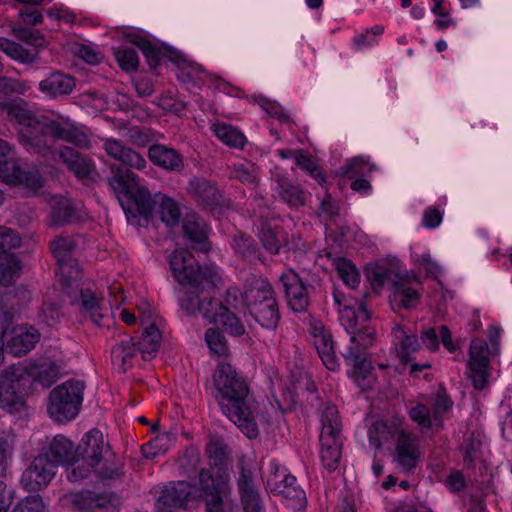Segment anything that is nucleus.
Returning <instances> with one entry per match:
<instances>
[{
	"instance_id": "f257e3e1",
	"label": "nucleus",
	"mask_w": 512,
	"mask_h": 512,
	"mask_svg": "<svg viewBox=\"0 0 512 512\" xmlns=\"http://www.w3.org/2000/svg\"><path fill=\"white\" fill-rule=\"evenodd\" d=\"M6 110L8 118L18 124V141L28 152L46 157L52 152L56 139L79 148L91 146L89 135L68 119L57 121L38 115L29 110L23 100L7 104Z\"/></svg>"
},
{
	"instance_id": "f03ea898",
	"label": "nucleus",
	"mask_w": 512,
	"mask_h": 512,
	"mask_svg": "<svg viewBox=\"0 0 512 512\" xmlns=\"http://www.w3.org/2000/svg\"><path fill=\"white\" fill-rule=\"evenodd\" d=\"M169 264L175 280L180 285L187 286L180 299L181 308L189 315L200 313L213 323L220 307H223L220 301L210 296L220 281L215 268L200 265L194 255L185 249L175 250L169 258Z\"/></svg>"
},
{
	"instance_id": "7ed1b4c3",
	"label": "nucleus",
	"mask_w": 512,
	"mask_h": 512,
	"mask_svg": "<svg viewBox=\"0 0 512 512\" xmlns=\"http://www.w3.org/2000/svg\"><path fill=\"white\" fill-rule=\"evenodd\" d=\"M214 385L218 391V404L223 412L250 439L259 434L255 401L249 396L246 381L230 364L217 367Z\"/></svg>"
},
{
	"instance_id": "20e7f679",
	"label": "nucleus",
	"mask_w": 512,
	"mask_h": 512,
	"mask_svg": "<svg viewBox=\"0 0 512 512\" xmlns=\"http://www.w3.org/2000/svg\"><path fill=\"white\" fill-rule=\"evenodd\" d=\"M111 176L107 177L110 188L114 191L130 224L143 226L153 216L156 194L139 183L138 176L129 168L111 165Z\"/></svg>"
},
{
	"instance_id": "39448f33",
	"label": "nucleus",
	"mask_w": 512,
	"mask_h": 512,
	"mask_svg": "<svg viewBox=\"0 0 512 512\" xmlns=\"http://www.w3.org/2000/svg\"><path fill=\"white\" fill-rule=\"evenodd\" d=\"M241 298L256 323L269 331L277 329L281 318L279 305L275 290L267 279L247 278Z\"/></svg>"
},
{
	"instance_id": "423d86ee",
	"label": "nucleus",
	"mask_w": 512,
	"mask_h": 512,
	"mask_svg": "<svg viewBox=\"0 0 512 512\" xmlns=\"http://www.w3.org/2000/svg\"><path fill=\"white\" fill-rule=\"evenodd\" d=\"M85 384L79 380H68L55 387L49 394L47 411L57 422H67L79 413Z\"/></svg>"
},
{
	"instance_id": "0eeeda50",
	"label": "nucleus",
	"mask_w": 512,
	"mask_h": 512,
	"mask_svg": "<svg viewBox=\"0 0 512 512\" xmlns=\"http://www.w3.org/2000/svg\"><path fill=\"white\" fill-rule=\"evenodd\" d=\"M196 499L204 502L206 512H234L235 505L226 483L215 479L210 471L204 468L199 472Z\"/></svg>"
},
{
	"instance_id": "6e6552de",
	"label": "nucleus",
	"mask_w": 512,
	"mask_h": 512,
	"mask_svg": "<svg viewBox=\"0 0 512 512\" xmlns=\"http://www.w3.org/2000/svg\"><path fill=\"white\" fill-rule=\"evenodd\" d=\"M268 489L277 496H281L287 502V506L295 511L305 509L307 505L306 495L297 484L296 477L291 474L276 471L267 479Z\"/></svg>"
},
{
	"instance_id": "1a4fd4ad",
	"label": "nucleus",
	"mask_w": 512,
	"mask_h": 512,
	"mask_svg": "<svg viewBox=\"0 0 512 512\" xmlns=\"http://www.w3.org/2000/svg\"><path fill=\"white\" fill-rule=\"evenodd\" d=\"M196 486L186 481L171 482L165 486L156 502L157 512H179L197 496Z\"/></svg>"
},
{
	"instance_id": "9d476101",
	"label": "nucleus",
	"mask_w": 512,
	"mask_h": 512,
	"mask_svg": "<svg viewBox=\"0 0 512 512\" xmlns=\"http://www.w3.org/2000/svg\"><path fill=\"white\" fill-rule=\"evenodd\" d=\"M490 350L482 339L471 341L468 360V378L472 381L476 390H483L488 384Z\"/></svg>"
},
{
	"instance_id": "9b49d317",
	"label": "nucleus",
	"mask_w": 512,
	"mask_h": 512,
	"mask_svg": "<svg viewBox=\"0 0 512 512\" xmlns=\"http://www.w3.org/2000/svg\"><path fill=\"white\" fill-rule=\"evenodd\" d=\"M0 180L7 184L21 185L35 193L43 186V178L36 170H25L13 159H0Z\"/></svg>"
},
{
	"instance_id": "f8f14e48",
	"label": "nucleus",
	"mask_w": 512,
	"mask_h": 512,
	"mask_svg": "<svg viewBox=\"0 0 512 512\" xmlns=\"http://www.w3.org/2000/svg\"><path fill=\"white\" fill-rule=\"evenodd\" d=\"M279 282L284 289L289 308L299 313L307 311L310 303L309 290L313 289V286L304 284L299 275L293 270L283 273Z\"/></svg>"
},
{
	"instance_id": "ddd939ff",
	"label": "nucleus",
	"mask_w": 512,
	"mask_h": 512,
	"mask_svg": "<svg viewBox=\"0 0 512 512\" xmlns=\"http://www.w3.org/2000/svg\"><path fill=\"white\" fill-rule=\"evenodd\" d=\"M354 348H343L341 355L347 366L351 367V377L355 380L361 390H372L376 383V377L373 374V366L368 359V354L354 351Z\"/></svg>"
},
{
	"instance_id": "4468645a",
	"label": "nucleus",
	"mask_w": 512,
	"mask_h": 512,
	"mask_svg": "<svg viewBox=\"0 0 512 512\" xmlns=\"http://www.w3.org/2000/svg\"><path fill=\"white\" fill-rule=\"evenodd\" d=\"M54 469L47 455L39 454L23 471L20 482L27 491H38L50 483L55 475Z\"/></svg>"
},
{
	"instance_id": "2eb2a0df",
	"label": "nucleus",
	"mask_w": 512,
	"mask_h": 512,
	"mask_svg": "<svg viewBox=\"0 0 512 512\" xmlns=\"http://www.w3.org/2000/svg\"><path fill=\"white\" fill-rule=\"evenodd\" d=\"M187 192L203 208L215 209L230 205L229 200L223 197L216 184L205 178L191 179L187 186Z\"/></svg>"
},
{
	"instance_id": "dca6fc26",
	"label": "nucleus",
	"mask_w": 512,
	"mask_h": 512,
	"mask_svg": "<svg viewBox=\"0 0 512 512\" xmlns=\"http://www.w3.org/2000/svg\"><path fill=\"white\" fill-rule=\"evenodd\" d=\"M106 455L112 456L109 446L104 444L103 434L92 429L81 440L76 448V458H81L91 467H96Z\"/></svg>"
},
{
	"instance_id": "f3484780",
	"label": "nucleus",
	"mask_w": 512,
	"mask_h": 512,
	"mask_svg": "<svg viewBox=\"0 0 512 512\" xmlns=\"http://www.w3.org/2000/svg\"><path fill=\"white\" fill-rule=\"evenodd\" d=\"M6 336V351L16 357L26 355L40 340L38 331L28 325L13 327Z\"/></svg>"
},
{
	"instance_id": "a211bd4d",
	"label": "nucleus",
	"mask_w": 512,
	"mask_h": 512,
	"mask_svg": "<svg viewBox=\"0 0 512 512\" xmlns=\"http://www.w3.org/2000/svg\"><path fill=\"white\" fill-rule=\"evenodd\" d=\"M59 160L78 179H94L95 164L87 155L69 146H61L57 152Z\"/></svg>"
},
{
	"instance_id": "6ab92c4d",
	"label": "nucleus",
	"mask_w": 512,
	"mask_h": 512,
	"mask_svg": "<svg viewBox=\"0 0 512 512\" xmlns=\"http://www.w3.org/2000/svg\"><path fill=\"white\" fill-rule=\"evenodd\" d=\"M396 448L394 459L405 471L415 468L420 459V451L415 435L405 430L396 431Z\"/></svg>"
},
{
	"instance_id": "aec40b11",
	"label": "nucleus",
	"mask_w": 512,
	"mask_h": 512,
	"mask_svg": "<svg viewBox=\"0 0 512 512\" xmlns=\"http://www.w3.org/2000/svg\"><path fill=\"white\" fill-rule=\"evenodd\" d=\"M76 87L75 78L62 71H53L40 81L39 90L48 99H64L69 96Z\"/></svg>"
},
{
	"instance_id": "412c9836",
	"label": "nucleus",
	"mask_w": 512,
	"mask_h": 512,
	"mask_svg": "<svg viewBox=\"0 0 512 512\" xmlns=\"http://www.w3.org/2000/svg\"><path fill=\"white\" fill-rule=\"evenodd\" d=\"M4 371L14 384V388L22 395L23 399L32 393L36 377L40 376L38 365L33 363L19 362L10 365Z\"/></svg>"
},
{
	"instance_id": "4be33fe9",
	"label": "nucleus",
	"mask_w": 512,
	"mask_h": 512,
	"mask_svg": "<svg viewBox=\"0 0 512 512\" xmlns=\"http://www.w3.org/2000/svg\"><path fill=\"white\" fill-rule=\"evenodd\" d=\"M365 275L375 291L381 289L386 282H391L394 285L395 281L402 278L398 273L397 261L387 259L367 264Z\"/></svg>"
},
{
	"instance_id": "5701e85b",
	"label": "nucleus",
	"mask_w": 512,
	"mask_h": 512,
	"mask_svg": "<svg viewBox=\"0 0 512 512\" xmlns=\"http://www.w3.org/2000/svg\"><path fill=\"white\" fill-rule=\"evenodd\" d=\"M149 160L157 167L170 172L184 170V159L174 148L163 144H152L148 149Z\"/></svg>"
},
{
	"instance_id": "b1692460",
	"label": "nucleus",
	"mask_w": 512,
	"mask_h": 512,
	"mask_svg": "<svg viewBox=\"0 0 512 512\" xmlns=\"http://www.w3.org/2000/svg\"><path fill=\"white\" fill-rule=\"evenodd\" d=\"M102 302L103 298L97 296L90 288H81L79 297L71 301V304L78 307L79 312L85 319L89 318L96 326L101 327L104 325L102 319L105 317Z\"/></svg>"
},
{
	"instance_id": "393cba45",
	"label": "nucleus",
	"mask_w": 512,
	"mask_h": 512,
	"mask_svg": "<svg viewBox=\"0 0 512 512\" xmlns=\"http://www.w3.org/2000/svg\"><path fill=\"white\" fill-rule=\"evenodd\" d=\"M237 485L244 512H264V506L254 485L253 474L250 470L244 467L241 468Z\"/></svg>"
},
{
	"instance_id": "a878e982",
	"label": "nucleus",
	"mask_w": 512,
	"mask_h": 512,
	"mask_svg": "<svg viewBox=\"0 0 512 512\" xmlns=\"http://www.w3.org/2000/svg\"><path fill=\"white\" fill-rule=\"evenodd\" d=\"M103 148L110 157L122 162L125 166L138 170L146 167L145 158L139 152L124 146L120 140L106 139Z\"/></svg>"
},
{
	"instance_id": "bb28decb",
	"label": "nucleus",
	"mask_w": 512,
	"mask_h": 512,
	"mask_svg": "<svg viewBox=\"0 0 512 512\" xmlns=\"http://www.w3.org/2000/svg\"><path fill=\"white\" fill-rule=\"evenodd\" d=\"M389 298L393 310H413L416 309L420 302L418 291L411 287L408 280L403 278L395 281Z\"/></svg>"
},
{
	"instance_id": "cd10ccee",
	"label": "nucleus",
	"mask_w": 512,
	"mask_h": 512,
	"mask_svg": "<svg viewBox=\"0 0 512 512\" xmlns=\"http://www.w3.org/2000/svg\"><path fill=\"white\" fill-rule=\"evenodd\" d=\"M41 454L47 455L55 468L59 464H67L75 460L76 448L67 437L56 435L50 442L48 449Z\"/></svg>"
},
{
	"instance_id": "c85d7f7f",
	"label": "nucleus",
	"mask_w": 512,
	"mask_h": 512,
	"mask_svg": "<svg viewBox=\"0 0 512 512\" xmlns=\"http://www.w3.org/2000/svg\"><path fill=\"white\" fill-rule=\"evenodd\" d=\"M314 346L327 369L335 371L339 364L334 351L332 335L324 327H314L313 329Z\"/></svg>"
},
{
	"instance_id": "c756f323",
	"label": "nucleus",
	"mask_w": 512,
	"mask_h": 512,
	"mask_svg": "<svg viewBox=\"0 0 512 512\" xmlns=\"http://www.w3.org/2000/svg\"><path fill=\"white\" fill-rule=\"evenodd\" d=\"M277 191L281 200L291 207H302L307 201V192L301 185L293 182L284 175L277 174L275 176Z\"/></svg>"
},
{
	"instance_id": "7c9ffc66",
	"label": "nucleus",
	"mask_w": 512,
	"mask_h": 512,
	"mask_svg": "<svg viewBox=\"0 0 512 512\" xmlns=\"http://www.w3.org/2000/svg\"><path fill=\"white\" fill-rule=\"evenodd\" d=\"M320 460L329 472L336 470L341 459L342 442L340 436H330L329 432L320 434Z\"/></svg>"
},
{
	"instance_id": "2f4dec72",
	"label": "nucleus",
	"mask_w": 512,
	"mask_h": 512,
	"mask_svg": "<svg viewBox=\"0 0 512 512\" xmlns=\"http://www.w3.org/2000/svg\"><path fill=\"white\" fill-rule=\"evenodd\" d=\"M73 504L84 512H96L112 506L111 497L90 490L81 491L73 496Z\"/></svg>"
},
{
	"instance_id": "473e14b6",
	"label": "nucleus",
	"mask_w": 512,
	"mask_h": 512,
	"mask_svg": "<svg viewBox=\"0 0 512 512\" xmlns=\"http://www.w3.org/2000/svg\"><path fill=\"white\" fill-rule=\"evenodd\" d=\"M340 319L347 330L350 333L355 330L360 324L367 323L370 318V312L367 309L365 303H358L357 307L353 305H344L343 308H339Z\"/></svg>"
},
{
	"instance_id": "72a5a7b5",
	"label": "nucleus",
	"mask_w": 512,
	"mask_h": 512,
	"mask_svg": "<svg viewBox=\"0 0 512 512\" xmlns=\"http://www.w3.org/2000/svg\"><path fill=\"white\" fill-rule=\"evenodd\" d=\"M161 341V334L157 326L152 323L142 333L141 339L136 343L138 351L145 361L155 357Z\"/></svg>"
},
{
	"instance_id": "f704fd0d",
	"label": "nucleus",
	"mask_w": 512,
	"mask_h": 512,
	"mask_svg": "<svg viewBox=\"0 0 512 512\" xmlns=\"http://www.w3.org/2000/svg\"><path fill=\"white\" fill-rule=\"evenodd\" d=\"M393 334L395 339L399 341V347L397 348L399 360L406 365L412 361L411 354L419 349L420 343L415 335H407L401 325L393 328Z\"/></svg>"
},
{
	"instance_id": "c9c22d12",
	"label": "nucleus",
	"mask_w": 512,
	"mask_h": 512,
	"mask_svg": "<svg viewBox=\"0 0 512 512\" xmlns=\"http://www.w3.org/2000/svg\"><path fill=\"white\" fill-rule=\"evenodd\" d=\"M21 270V261L15 254L0 255V287L13 285Z\"/></svg>"
},
{
	"instance_id": "e433bc0d",
	"label": "nucleus",
	"mask_w": 512,
	"mask_h": 512,
	"mask_svg": "<svg viewBox=\"0 0 512 512\" xmlns=\"http://www.w3.org/2000/svg\"><path fill=\"white\" fill-rule=\"evenodd\" d=\"M155 209H158L160 219L167 226H175L179 223L181 212L177 202L164 194H156Z\"/></svg>"
},
{
	"instance_id": "4c0bfd02",
	"label": "nucleus",
	"mask_w": 512,
	"mask_h": 512,
	"mask_svg": "<svg viewBox=\"0 0 512 512\" xmlns=\"http://www.w3.org/2000/svg\"><path fill=\"white\" fill-rule=\"evenodd\" d=\"M350 334V344L344 348H354L355 352L367 354V349L375 342V329L365 323L357 326Z\"/></svg>"
},
{
	"instance_id": "58836bf2",
	"label": "nucleus",
	"mask_w": 512,
	"mask_h": 512,
	"mask_svg": "<svg viewBox=\"0 0 512 512\" xmlns=\"http://www.w3.org/2000/svg\"><path fill=\"white\" fill-rule=\"evenodd\" d=\"M138 347L134 339L130 337L121 341L111 351V358L114 365L118 367L120 373H125L128 369V363L136 355Z\"/></svg>"
},
{
	"instance_id": "ea45409f",
	"label": "nucleus",
	"mask_w": 512,
	"mask_h": 512,
	"mask_svg": "<svg viewBox=\"0 0 512 512\" xmlns=\"http://www.w3.org/2000/svg\"><path fill=\"white\" fill-rule=\"evenodd\" d=\"M0 50L11 59L22 64H32L37 59V51L25 49L21 44L0 37Z\"/></svg>"
},
{
	"instance_id": "a19ab883",
	"label": "nucleus",
	"mask_w": 512,
	"mask_h": 512,
	"mask_svg": "<svg viewBox=\"0 0 512 512\" xmlns=\"http://www.w3.org/2000/svg\"><path fill=\"white\" fill-rule=\"evenodd\" d=\"M145 56L150 68L155 69L158 67L161 57H168L171 61L176 64H180L184 61L183 57L179 55L175 50L164 47L158 48L154 46L150 41L141 50Z\"/></svg>"
},
{
	"instance_id": "79ce46f5",
	"label": "nucleus",
	"mask_w": 512,
	"mask_h": 512,
	"mask_svg": "<svg viewBox=\"0 0 512 512\" xmlns=\"http://www.w3.org/2000/svg\"><path fill=\"white\" fill-rule=\"evenodd\" d=\"M222 327V329L235 337H239L245 334L246 330L241 320L229 309L220 307L218 316L214 319V322Z\"/></svg>"
},
{
	"instance_id": "37998d69",
	"label": "nucleus",
	"mask_w": 512,
	"mask_h": 512,
	"mask_svg": "<svg viewBox=\"0 0 512 512\" xmlns=\"http://www.w3.org/2000/svg\"><path fill=\"white\" fill-rule=\"evenodd\" d=\"M94 471L101 480H118L124 476L123 464L113 454L102 458L101 463L95 467Z\"/></svg>"
},
{
	"instance_id": "c03bdc74",
	"label": "nucleus",
	"mask_w": 512,
	"mask_h": 512,
	"mask_svg": "<svg viewBox=\"0 0 512 512\" xmlns=\"http://www.w3.org/2000/svg\"><path fill=\"white\" fill-rule=\"evenodd\" d=\"M213 131L217 138L224 144L237 148L243 149L246 143V137L238 129L227 124H215Z\"/></svg>"
},
{
	"instance_id": "a18cd8bd",
	"label": "nucleus",
	"mask_w": 512,
	"mask_h": 512,
	"mask_svg": "<svg viewBox=\"0 0 512 512\" xmlns=\"http://www.w3.org/2000/svg\"><path fill=\"white\" fill-rule=\"evenodd\" d=\"M56 262L63 287H72L74 283L81 279V269L76 259L70 257Z\"/></svg>"
},
{
	"instance_id": "49530a36",
	"label": "nucleus",
	"mask_w": 512,
	"mask_h": 512,
	"mask_svg": "<svg viewBox=\"0 0 512 512\" xmlns=\"http://www.w3.org/2000/svg\"><path fill=\"white\" fill-rule=\"evenodd\" d=\"M24 399L22 395L14 388V384L5 371L1 374L0 379V405L2 407H12L22 404Z\"/></svg>"
},
{
	"instance_id": "de8ad7c7",
	"label": "nucleus",
	"mask_w": 512,
	"mask_h": 512,
	"mask_svg": "<svg viewBox=\"0 0 512 512\" xmlns=\"http://www.w3.org/2000/svg\"><path fill=\"white\" fill-rule=\"evenodd\" d=\"M400 430L384 421H375L368 430L370 444L378 449L382 445V440H389L390 438L396 440V431Z\"/></svg>"
},
{
	"instance_id": "09e8293b",
	"label": "nucleus",
	"mask_w": 512,
	"mask_h": 512,
	"mask_svg": "<svg viewBox=\"0 0 512 512\" xmlns=\"http://www.w3.org/2000/svg\"><path fill=\"white\" fill-rule=\"evenodd\" d=\"M282 236L281 228H271L267 225L262 226L259 233V238L265 249L274 254L279 253L281 246L286 242Z\"/></svg>"
},
{
	"instance_id": "8fccbe9b",
	"label": "nucleus",
	"mask_w": 512,
	"mask_h": 512,
	"mask_svg": "<svg viewBox=\"0 0 512 512\" xmlns=\"http://www.w3.org/2000/svg\"><path fill=\"white\" fill-rule=\"evenodd\" d=\"M76 210L68 200H60L52 206L51 222L55 226H65L74 221Z\"/></svg>"
},
{
	"instance_id": "3c124183",
	"label": "nucleus",
	"mask_w": 512,
	"mask_h": 512,
	"mask_svg": "<svg viewBox=\"0 0 512 512\" xmlns=\"http://www.w3.org/2000/svg\"><path fill=\"white\" fill-rule=\"evenodd\" d=\"M184 235L195 244H204L207 240L205 224L194 216L186 217L182 225Z\"/></svg>"
},
{
	"instance_id": "603ef678",
	"label": "nucleus",
	"mask_w": 512,
	"mask_h": 512,
	"mask_svg": "<svg viewBox=\"0 0 512 512\" xmlns=\"http://www.w3.org/2000/svg\"><path fill=\"white\" fill-rule=\"evenodd\" d=\"M126 136L132 145L138 147H146L156 141V134L147 127L133 126L128 129Z\"/></svg>"
},
{
	"instance_id": "864d4df0",
	"label": "nucleus",
	"mask_w": 512,
	"mask_h": 512,
	"mask_svg": "<svg viewBox=\"0 0 512 512\" xmlns=\"http://www.w3.org/2000/svg\"><path fill=\"white\" fill-rule=\"evenodd\" d=\"M321 433L329 432L330 436H340L341 427L336 406L327 405L321 416Z\"/></svg>"
},
{
	"instance_id": "5fc2aeb1",
	"label": "nucleus",
	"mask_w": 512,
	"mask_h": 512,
	"mask_svg": "<svg viewBox=\"0 0 512 512\" xmlns=\"http://www.w3.org/2000/svg\"><path fill=\"white\" fill-rule=\"evenodd\" d=\"M232 247L245 260H252L257 257V244L249 236L243 234L235 236L233 238Z\"/></svg>"
},
{
	"instance_id": "6e6d98bb",
	"label": "nucleus",
	"mask_w": 512,
	"mask_h": 512,
	"mask_svg": "<svg viewBox=\"0 0 512 512\" xmlns=\"http://www.w3.org/2000/svg\"><path fill=\"white\" fill-rule=\"evenodd\" d=\"M336 269L341 279L351 288H355L359 283V273L356 267L346 258H337L335 260Z\"/></svg>"
},
{
	"instance_id": "4d7b16f0",
	"label": "nucleus",
	"mask_w": 512,
	"mask_h": 512,
	"mask_svg": "<svg viewBox=\"0 0 512 512\" xmlns=\"http://www.w3.org/2000/svg\"><path fill=\"white\" fill-rule=\"evenodd\" d=\"M22 244L20 234L6 226H0V255L12 254L11 250L17 249Z\"/></svg>"
},
{
	"instance_id": "13d9d810",
	"label": "nucleus",
	"mask_w": 512,
	"mask_h": 512,
	"mask_svg": "<svg viewBox=\"0 0 512 512\" xmlns=\"http://www.w3.org/2000/svg\"><path fill=\"white\" fill-rule=\"evenodd\" d=\"M205 340L212 354L218 356L227 354V342L219 328H208L205 332Z\"/></svg>"
},
{
	"instance_id": "bf43d9fd",
	"label": "nucleus",
	"mask_w": 512,
	"mask_h": 512,
	"mask_svg": "<svg viewBox=\"0 0 512 512\" xmlns=\"http://www.w3.org/2000/svg\"><path fill=\"white\" fill-rule=\"evenodd\" d=\"M75 247L76 244L72 239L62 236H57L50 243V249L56 261L72 257L71 253Z\"/></svg>"
},
{
	"instance_id": "052dcab7",
	"label": "nucleus",
	"mask_w": 512,
	"mask_h": 512,
	"mask_svg": "<svg viewBox=\"0 0 512 512\" xmlns=\"http://www.w3.org/2000/svg\"><path fill=\"white\" fill-rule=\"evenodd\" d=\"M211 464L223 467L227 462V447L220 440H211L206 447Z\"/></svg>"
},
{
	"instance_id": "680f3d73",
	"label": "nucleus",
	"mask_w": 512,
	"mask_h": 512,
	"mask_svg": "<svg viewBox=\"0 0 512 512\" xmlns=\"http://www.w3.org/2000/svg\"><path fill=\"white\" fill-rule=\"evenodd\" d=\"M115 57L123 70L129 72L138 69L139 59L133 48H119L115 51Z\"/></svg>"
},
{
	"instance_id": "e2e57ef3",
	"label": "nucleus",
	"mask_w": 512,
	"mask_h": 512,
	"mask_svg": "<svg viewBox=\"0 0 512 512\" xmlns=\"http://www.w3.org/2000/svg\"><path fill=\"white\" fill-rule=\"evenodd\" d=\"M295 161L297 166L309 172L319 183L324 182V177L312 156L305 154L303 150H296Z\"/></svg>"
},
{
	"instance_id": "0e129e2a",
	"label": "nucleus",
	"mask_w": 512,
	"mask_h": 512,
	"mask_svg": "<svg viewBox=\"0 0 512 512\" xmlns=\"http://www.w3.org/2000/svg\"><path fill=\"white\" fill-rule=\"evenodd\" d=\"M9 294L0 292V334L6 336L10 331L9 327L13 323L14 313L8 304Z\"/></svg>"
},
{
	"instance_id": "69168bd1",
	"label": "nucleus",
	"mask_w": 512,
	"mask_h": 512,
	"mask_svg": "<svg viewBox=\"0 0 512 512\" xmlns=\"http://www.w3.org/2000/svg\"><path fill=\"white\" fill-rule=\"evenodd\" d=\"M373 166L368 163L367 160L358 156L353 158L345 166L341 167L343 174L349 178H354L356 175H364L372 170Z\"/></svg>"
},
{
	"instance_id": "338daca9",
	"label": "nucleus",
	"mask_w": 512,
	"mask_h": 512,
	"mask_svg": "<svg viewBox=\"0 0 512 512\" xmlns=\"http://www.w3.org/2000/svg\"><path fill=\"white\" fill-rule=\"evenodd\" d=\"M453 401L450 396L446 393L445 388L439 387L434 402H433V416L434 418H440L444 413L452 408Z\"/></svg>"
},
{
	"instance_id": "774afa93",
	"label": "nucleus",
	"mask_w": 512,
	"mask_h": 512,
	"mask_svg": "<svg viewBox=\"0 0 512 512\" xmlns=\"http://www.w3.org/2000/svg\"><path fill=\"white\" fill-rule=\"evenodd\" d=\"M12 512H44V504L38 495H32L20 501Z\"/></svg>"
}]
</instances>
